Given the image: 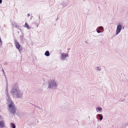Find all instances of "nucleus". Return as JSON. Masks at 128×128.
Masks as SVG:
<instances>
[{
    "label": "nucleus",
    "instance_id": "obj_1",
    "mask_svg": "<svg viewBox=\"0 0 128 128\" xmlns=\"http://www.w3.org/2000/svg\"><path fill=\"white\" fill-rule=\"evenodd\" d=\"M11 92L15 98H20L22 96V92L18 87L16 86L14 88H13Z\"/></svg>",
    "mask_w": 128,
    "mask_h": 128
},
{
    "label": "nucleus",
    "instance_id": "obj_2",
    "mask_svg": "<svg viewBox=\"0 0 128 128\" xmlns=\"http://www.w3.org/2000/svg\"><path fill=\"white\" fill-rule=\"evenodd\" d=\"M8 110L12 114H14L16 111V109L13 102L11 100H8Z\"/></svg>",
    "mask_w": 128,
    "mask_h": 128
},
{
    "label": "nucleus",
    "instance_id": "obj_3",
    "mask_svg": "<svg viewBox=\"0 0 128 128\" xmlns=\"http://www.w3.org/2000/svg\"><path fill=\"white\" fill-rule=\"evenodd\" d=\"M48 89L49 90L50 89H54L58 87V83L55 80L50 81L48 82Z\"/></svg>",
    "mask_w": 128,
    "mask_h": 128
},
{
    "label": "nucleus",
    "instance_id": "obj_4",
    "mask_svg": "<svg viewBox=\"0 0 128 128\" xmlns=\"http://www.w3.org/2000/svg\"><path fill=\"white\" fill-rule=\"evenodd\" d=\"M14 43L16 48L18 49L20 51H21L22 50V46L16 40H15Z\"/></svg>",
    "mask_w": 128,
    "mask_h": 128
},
{
    "label": "nucleus",
    "instance_id": "obj_5",
    "mask_svg": "<svg viewBox=\"0 0 128 128\" xmlns=\"http://www.w3.org/2000/svg\"><path fill=\"white\" fill-rule=\"evenodd\" d=\"M68 53L64 54V53L61 54V59L62 60H66L67 57L68 56Z\"/></svg>",
    "mask_w": 128,
    "mask_h": 128
},
{
    "label": "nucleus",
    "instance_id": "obj_6",
    "mask_svg": "<svg viewBox=\"0 0 128 128\" xmlns=\"http://www.w3.org/2000/svg\"><path fill=\"white\" fill-rule=\"evenodd\" d=\"M122 29V26L120 24H119L118 25L117 28V29L116 30V34L117 35L119 33Z\"/></svg>",
    "mask_w": 128,
    "mask_h": 128
},
{
    "label": "nucleus",
    "instance_id": "obj_7",
    "mask_svg": "<svg viewBox=\"0 0 128 128\" xmlns=\"http://www.w3.org/2000/svg\"><path fill=\"white\" fill-rule=\"evenodd\" d=\"M5 127V122L4 121L0 122V128H4Z\"/></svg>",
    "mask_w": 128,
    "mask_h": 128
},
{
    "label": "nucleus",
    "instance_id": "obj_8",
    "mask_svg": "<svg viewBox=\"0 0 128 128\" xmlns=\"http://www.w3.org/2000/svg\"><path fill=\"white\" fill-rule=\"evenodd\" d=\"M12 26L14 27H16V28L18 29H20V27L17 24L14 23V24H12Z\"/></svg>",
    "mask_w": 128,
    "mask_h": 128
},
{
    "label": "nucleus",
    "instance_id": "obj_9",
    "mask_svg": "<svg viewBox=\"0 0 128 128\" xmlns=\"http://www.w3.org/2000/svg\"><path fill=\"white\" fill-rule=\"evenodd\" d=\"M6 92H7L6 93V99L8 101V100H11L10 99V98L9 97V95L8 93V88H6Z\"/></svg>",
    "mask_w": 128,
    "mask_h": 128
},
{
    "label": "nucleus",
    "instance_id": "obj_10",
    "mask_svg": "<svg viewBox=\"0 0 128 128\" xmlns=\"http://www.w3.org/2000/svg\"><path fill=\"white\" fill-rule=\"evenodd\" d=\"M97 116L99 118L100 120H102V119L103 117L102 115L100 114H97Z\"/></svg>",
    "mask_w": 128,
    "mask_h": 128
},
{
    "label": "nucleus",
    "instance_id": "obj_11",
    "mask_svg": "<svg viewBox=\"0 0 128 128\" xmlns=\"http://www.w3.org/2000/svg\"><path fill=\"white\" fill-rule=\"evenodd\" d=\"M44 55L47 56H50L49 52L47 50L46 52H45Z\"/></svg>",
    "mask_w": 128,
    "mask_h": 128
},
{
    "label": "nucleus",
    "instance_id": "obj_12",
    "mask_svg": "<svg viewBox=\"0 0 128 128\" xmlns=\"http://www.w3.org/2000/svg\"><path fill=\"white\" fill-rule=\"evenodd\" d=\"M25 27L27 28L28 29H30L31 28V27L29 26L28 24L26 22L25 23Z\"/></svg>",
    "mask_w": 128,
    "mask_h": 128
},
{
    "label": "nucleus",
    "instance_id": "obj_13",
    "mask_svg": "<svg viewBox=\"0 0 128 128\" xmlns=\"http://www.w3.org/2000/svg\"><path fill=\"white\" fill-rule=\"evenodd\" d=\"M37 111L38 112L41 113L42 111V110L41 109L40 107H37Z\"/></svg>",
    "mask_w": 128,
    "mask_h": 128
},
{
    "label": "nucleus",
    "instance_id": "obj_14",
    "mask_svg": "<svg viewBox=\"0 0 128 128\" xmlns=\"http://www.w3.org/2000/svg\"><path fill=\"white\" fill-rule=\"evenodd\" d=\"M102 110V108L100 107H98L96 109V110L97 111V112H98L97 111L98 110L99 111H101Z\"/></svg>",
    "mask_w": 128,
    "mask_h": 128
},
{
    "label": "nucleus",
    "instance_id": "obj_15",
    "mask_svg": "<svg viewBox=\"0 0 128 128\" xmlns=\"http://www.w3.org/2000/svg\"><path fill=\"white\" fill-rule=\"evenodd\" d=\"M96 69L97 71H100V68L98 66L96 67Z\"/></svg>",
    "mask_w": 128,
    "mask_h": 128
},
{
    "label": "nucleus",
    "instance_id": "obj_16",
    "mask_svg": "<svg viewBox=\"0 0 128 128\" xmlns=\"http://www.w3.org/2000/svg\"><path fill=\"white\" fill-rule=\"evenodd\" d=\"M11 126H12V128H16V126H15L14 124L13 123H11L10 124Z\"/></svg>",
    "mask_w": 128,
    "mask_h": 128
},
{
    "label": "nucleus",
    "instance_id": "obj_17",
    "mask_svg": "<svg viewBox=\"0 0 128 128\" xmlns=\"http://www.w3.org/2000/svg\"><path fill=\"white\" fill-rule=\"evenodd\" d=\"M98 28L100 30H102L103 29V28L102 26H99L98 27Z\"/></svg>",
    "mask_w": 128,
    "mask_h": 128
},
{
    "label": "nucleus",
    "instance_id": "obj_18",
    "mask_svg": "<svg viewBox=\"0 0 128 128\" xmlns=\"http://www.w3.org/2000/svg\"><path fill=\"white\" fill-rule=\"evenodd\" d=\"M20 38L23 40L24 39V36L23 35H22V36H20Z\"/></svg>",
    "mask_w": 128,
    "mask_h": 128
},
{
    "label": "nucleus",
    "instance_id": "obj_19",
    "mask_svg": "<svg viewBox=\"0 0 128 128\" xmlns=\"http://www.w3.org/2000/svg\"><path fill=\"white\" fill-rule=\"evenodd\" d=\"M96 30L97 32L98 33H100L101 32V31L100 30H98L97 29H96Z\"/></svg>",
    "mask_w": 128,
    "mask_h": 128
},
{
    "label": "nucleus",
    "instance_id": "obj_20",
    "mask_svg": "<svg viewBox=\"0 0 128 128\" xmlns=\"http://www.w3.org/2000/svg\"><path fill=\"white\" fill-rule=\"evenodd\" d=\"M2 72H3V73H4V74H5V73H4V70H3V69H2Z\"/></svg>",
    "mask_w": 128,
    "mask_h": 128
},
{
    "label": "nucleus",
    "instance_id": "obj_21",
    "mask_svg": "<svg viewBox=\"0 0 128 128\" xmlns=\"http://www.w3.org/2000/svg\"><path fill=\"white\" fill-rule=\"evenodd\" d=\"M2 0H0V4H1L2 2Z\"/></svg>",
    "mask_w": 128,
    "mask_h": 128
},
{
    "label": "nucleus",
    "instance_id": "obj_22",
    "mask_svg": "<svg viewBox=\"0 0 128 128\" xmlns=\"http://www.w3.org/2000/svg\"><path fill=\"white\" fill-rule=\"evenodd\" d=\"M30 16V14H28V17H29Z\"/></svg>",
    "mask_w": 128,
    "mask_h": 128
}]
</instances>
